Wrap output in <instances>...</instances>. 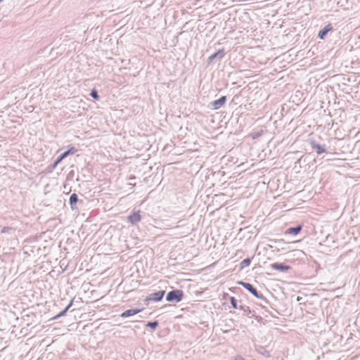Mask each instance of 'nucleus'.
Instances as JSON below:
<instances>
[{
  "mask_svg": "<svg viewBox=\"0 0 360 360\" xmlns=\"http://www.w3.org/2000/svg\"><path fill=\"white\" fill-rule=\"evenodd\" d=\"M238 284L245 288L247 290H248L252 295L255 297L261 299L264 303H267V300L264 297L262 294H259L257 289L254 288V286L250 283L244 281H239Z\"/></svg>",
  "mask_w": 360,
  "mask_h": 360,
  "instance_id": "1",
  "label": "nucleus"
},
{
  "mask_svg": "<svg viewBox=\"0 0 360 360\" xmlns=\"http://www.w3.org/2000/svg\"><path fill=\"white\" fill-rule=\"evenodd\" d=\"M271 267L274 270H277L282 272L287 271L290 269V266L285 265L282 263H273L271 264Z\"/></svg>",
  "mask_w": 360,
  "mask_h": 360,
  "instance_id": "10",
  "label": "nucleus"
},
{
  "mask_svg": "<svg viewBox=\"0 0 360 360\" xmlns=\"http://www.w3.org/2000/svg\"><path fill=\"white\" fill-rule=\"evenodd\" d=\"M333 27L331 24H328L326 26H325L322 30H321L319 32L318 37L323 39L326 37V35L328 34V32L332 30Z\"/></svg>",
  "mask_w": 360,
  "mask_h": 360,
  "instance_id": "12",
  "label": "nucleus"
},
{
  "mask_svg": "<svg viewBox=\"0 0 360 360\" xmlns=\"http://www.w3.org/2000/svg\"><path fill=\"white\" fill-rule=\"evenodd\" d=\"M310 145L311 148L314 150L318 155L322 154L326 151L325 145H321L314 140L310 141Z\"/></svg>",
  "mask_w": 360,
  "mask_h": 360,
  "instance_id": "6",
  "label": "nucleus"
},
{
  "mask_svg": "<svg viewBox=\"0 0 360 360\" xmlns=\"http://www.w3.org/2000/svg\"><path fill=\"white\" fill-rule=\"evenodd\" d=\"M165 290H160L156 292H153L149 294L146 300V301H153V302H159L162 300L165 295Z\"/></svg>",
  "mask_w": 360,
  "mask_h": 360,
  "instance_id": "4",
  "label": "nucleus"
},
{
  "mask_svg": "<svg viewBox=\"0 0 360 360\" xmlns=\"http://www.w3.org/2000/svg\"><path fill=\"white\" fill-rule=\"evenodd\" d=\"M230 303L233 309H239L242 310L244 313V315L249 316L252 311L250 310V307L246 305H239L238 306L237 300L234 297H231L229 298Z\"/></svg>",
  "mask_w": 360,
  "mask_h": 360,
  "instance_id": "3",
  "label": "nucleus"
},
{
  "mask_svg": "<svg viewBox=\"0 0 360 360\" xmlns=\"http://www.w3.org/2000/svg\"><path fill=\"white\" fill-rule=\"evenodd\" d=\"M224 55H225L224 50L223 49H220L218 51H217L216 53H214V54L211 55L208 58L207 62H208L209 64H210L216 58H218L219 60H221L224 56Z\"/></svg>",
  "mask_w": 360,
  "mask_h": 360,
  "instance_id": "9",
  "label": "nucleus"
},
{
  "mask_svg": "<svg viewBox=\"0 0 360 360\" xmlns=\"http://www.w3.org/2000/svg\"><path fill=\"white\" fill-rule=\"evenodd\" d=\"M226 101V96H223L219 99L211 103L212 107L214 110H218L222 107Z\"/></svg>",
  "mask_w": 360,
  "mask_h": 360,
  "instance_id": "7",
  "label": "nucleus"
},
{
  "mask_svg": "<svg viewBox=\"0 0 360 360\" xmlns=\"http://www.w3.org/2000/svg\"><path fill=\"white\" fill-rule=\"evenodd\" d=\"M77 151V149H76L73 146H71L67 151L64 152L63 153H62L61 155H60L58 157V158L55 162V166L56 165H58L59 162H60L63 159L67 158L68 155L75 154Z\"/></svg>",
  "mask_w": 360,
  "mask_h": 360,
  "instance_id": "5",
  "label": "nucleus"
},
{
  "mask_svg": "<svg viewBox=\"0 0 360 360\" xmlns=\"http://www.w3.org/2000/svg\"><path fill=\"white\" fill-rule=\"evenodd\" d=\"M184 297V292L181 290H174L169 291L167 296H166V300L167 302H179L181 301Z\"/></svg>",
  "mask_w": 360,
  "mask_h": 360,
  "instance_id": "2",
  "label": "nucleus"
},
{
  "mask_svg": "<svg viewBox=\"0 0 360 360\" xmlns=\"http://www.w3.org/2000/svg\"><path fill=\"white\" fill-rule=\"evenodd\" d=\"M78 201V196L76 193L71 194L69 200L70 205L72 208V210L75 209V205Z\"/></svg>",
  "mask_w": 360,
  "mask_h": 360,
  "instance_id": "16",
  "label": "nucleus"
},
{
  "mask_svg": "<svg viewBox=\"0 0 360 360\" xmlns=\"http://www.w3.org/2000/svg\"><path fill=\"white\" fill-rule=\"evenodd\" d=\"M158 326V322L157 321H152V322H148L146 324L147 327H149L152 329H155Z\"/></svg>",
  "mask_w": 360,
  "mask_h": 360,
  "instance_id": "18",
  "label": "nucleus"
},
{
  "mask_svg": "<svg viewBox=\"0 0 360 360\" xmlns=\"http://www.w3.org/2000/svg\"><path fill=\"white\" fill-rule=\"evenodd\" d=\"M140 212H135L128 216L127 219L129 223L131 224H136L141 220V217L140 215Z\"/></svg>",
  "mask_w": 360,
  "mask_h": 360,
  "instance_id": "8",
  "label": "nucleus"
},
{
  "mask_svg": "<svg viewBox=\"0 0 360 360\" xmlns=\"http://www.w3.org/2000/svg\"><path fill=\"white\" fill-rule=\"evenodd\" d=\"M13 228L5 226L1 229V233H8L9 231H12Z\"/></svg>",
  "mask_w": 360,
  "mask_h": 360,
  "instance_id": "20",
  "label": "nucleus"
},
{
  "mask_svg": "<svg viewBox=\"0 0 360 360\" xmlns=\"http://www.w3.org/2000/svg\"><path fill=\"white\" fill-rule=\"evenodd\" d=\"M301 300H302V297H297V301H298V302H299V301H300Z\"/></svg>",
  "mask_w": 360,
  "mask_h": 360,
  "instance_id": "21",
  "label": "nucleus"
},
{
  "mask_svg": "<svg viewBox=\"0 0 360 360\" xmlns=\"http://www.w3.org/2000/svg\"><path fill=\"white\" fill-rule=\"evenodd\" d=\"M141 311H142V309H127V310L124 311V312H122L120 314V316L122 318H124H124H127V317L134 316L135 314H137L139 312H141Z\"/></svg>",
  "mask_w": 360,
  "mask_h": 360,
  "instance_id": "11",
  "label": "nucleus"
},
{
  "mask_svg": "<svg viewBox=\"0 0 360 360\" xmlns=\"http://www.w3.org/2000/svg\"><path fill=\"white\" fill-rule=\"evenodd\" d=\"M255 349L258 353L262 354L263 356H264L266 357L270 356L269 352L267 351L264 347L261 346V345H257L255 347Z\"/></svg>",
  "mask_w": 360,
  "mask_h": 360,
  "instance_id": "15",
  "label": "nucleus"
},
{
  "mask_svg": "<svg viewBox=\"0 0 360 360\" xmlns=\"http://www.w3.org/2000/svg\"><path fill=\"white\" fill-rule=\"evenodd\" d=\"M135 179V176H131V177L129 178V179H131V180H133V179Z\"/></svg>",
  "mask_w": 360,
  "mask_h": 360,
  "instance_id": "22",
  "label": "nucleus"
},
{
  "mask_svg": "<svg viewBox=\"0 0 360 360\" xmlns=\"http://www.w3.org/2000/svg\"><path fill=\"white\" fill-rule=\"evenodd\" d=\"M250 263H251V259L250 258H246V259H243L240 264V269H243L246 266H250Z\"/></svg>",
  "mask_w": 360,
  "mask_h": 360,
  "instance_id": "17",
  "label": "nucleus"
},
{
  "mask_svg": "<svg viewBox=\"0 0 360 360\" xmlns=\"http://www.w3.org/2000/svg\"><path fill=\"white\" fill-rule=\"evenodd\" d=\"M72 304H73V300H72L70 301L69 304L62 311H60L59 314H58L57 315L53 316L51 319L56 320L58 318L65 316L67 314V311L69 310V309L72 307Z\"/></svg>",
  "mask_w": 360,
  "mask_h": 360,
  "instance_id": "14",
  "label": "nucleus"
},
{
  "mask_svg": "<svg viewBox=\"0 0 360 360\" xmlns=\"http://www.w3.org/2000/svg\"><path fill=\"white\" fill-rule=\"evenodd\" d=\"M302 229V225H297V226H295V227H290V228H288L285 231V233L286 234L297 235V234H298L301 231Z\"/></svg>",
  "mask_w": 360,
  "mask_h": 360,
  "instance_id": "13",
  "label": "nucleus"
},
{
  "mask_svg": "<svg viewBox=\"0 0 360 360\" xmlns=\"http://www.w3.org/2000/svg\"><path fill=\"white\" fill-rule=\"evenodd\" d=\"M90 96L96 100H98L99 98V96L96 89H93L91 91Z\"/></svg>",
  "mask_w": 360,
  "mask_h": 360,
  "instance_id": "19",
  "label": "nucleus"
}]
</instances>
